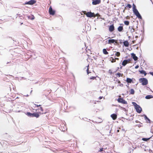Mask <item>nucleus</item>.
Segmentation results:
<instances>
[{
    "instance_id": "12",
    "label": "nucleus",
    "mask_w": 153,
    "mask_h": 153,
    "mask_svg": "<svg viewBox=\"0 0 153 153\" xmlns=\"http://www.w3.org/2000/svg\"><path fill=\"white\" fill-rule=\"evenodd\" d=\"M111 117L112 118L113 120H115L117 117V116L116 114H113L111 115Z\"/></svg>"
},
{
    "instance_id": "2",
    "label": "nucleus",
    "mask_w": 153,
    "mask_h": 153,
    "mask_svg": "<svg viewBox=\"0 0 153 153\" xmlns=\"http://www.w3.org/2000/svg\"><path fill=\"white\" fill-rule=\"evenodd\" d=\"M139 81L143 85H146L148 84V80L146 78H143L139 79Z\"/></svg>"
},
{
    "instance_id": "51",
    "label": "nucleus",
    "mask_w": 153,
    "mask_h": 153,
    "mask_svg": "<svg viewBox=\"0 0 153 153\" xmlns=\"http://www.w3.org/2000/svg\"><path fill=\"white\" fill-rule=\"evenodd\" d=\"M138 36H136L135 37L136 38H138Z\"/></svg>"
},
{
    "instance_id": "15",
    "label": "nucleus",
    "mask_w": 153,
    "mask_h": 153,
    "mask_svg": "<svg viewBox=\"0 0 153 153\" xmlns=\"http://www.w3.org/2000/svg\"><path fill=\"white\" fill-rule=\"evenodd\" d=\"M128 62V61L127 60H123L122 63V65L123 66H125Z\"/></svg>"
},
{
    "instance_id": "24",
    "label": "nucleus",
    "mask_w": 153,
    "mask_h": 153,
    "mask_svg": "<svg viewBox=\"0 0 153 153\" xmlns=\"http://www.w3.org/2000/svg\"><path fill=\"white\" fill-rule=\"evenodd\" d=\"M26 114L29 117H33V113L28 112Z\"/></svg>"
},
{
    "instance_id": "47",
    "label": "nucleus",
    "mask_w": 153,
    "mask_h": 153,
    "mask_svg": "<svg viewBox=\"0 0 153 153\" xmlns=\"http://www.w3.org/2000/svg\"><path fill=\"white\" fill-rule=\"evenodd\" d=\"M96 16H98L99 15L98 13H96Z\"/></svg>"
},
{
    "instance_id": "14",
    "label": "nucleus",
    "mask_w": 153,
    "mask_h": 153,
    "mask_svg": "<svg viewBox=\"0 0 153 153\" xmlns=\"http://www.w3.org/2000/svg\"><path fill=\"white\" fill-rule=\"evenodd\" d=\"M123 44L126 47H128L129 45V43L128 42V41H124L123 42Z\"/></svg>"
},
{
    "instance_id": "52",
    "label": "nucleus",
    "mask_w": 153,
    "mask_h": 153,
    "mask_svg": "<svg viewBox=\"0 0 153 153\" xmlns=\"http://www.w3.org/2000/svg\"><path fill=\"white\" fill-rule=\"evenodd\" d=\"M133 150L132 151V153H133ZM131 152H129V153H131Z\"/></svg>"
},
{
    "instance_id": "28",
    "label": "nucleus",
    "mask_w": 153,
    "mask_h": 153,
    "mask_svg": "<svg viewBox=\"0 0 153 153\" xmlns=\"http://www.w3.org/2000/svg\"><path fill=\"white\" fill-rule=\"evenodd\" d=\"M134 93V90L132 88L131 89L130 91V94H133Z\"/></svg>"
},
{
    "instance_id": "34",
    "label": "nucleus",
    "mask_w": 153,
    "mask_h": 153,
    "mask_svg": "<svg viewBox=\"0 0 153 153\" xmlns=\"http://www.w3.org/2000/svg\"><path fill=\"white\" fill-rule=\"evenodd\" d=\"M101 2V0H96V4H100Z\"/></svg>"
},
{
    "instance_id": "46",
    "label": "nucleus",
    "mask_w": 153,
    "mask_h": 153,
    "mask_svg": "<svg viewBox=\"0 0 153 153\" xmlns=\"http://www.w3.org/2000/svg\"><path fill=\"white\" fill-rule=\"evenodd\" d=\"M102 97H99V100H100L102 98Z\"/></svg>"
},
{
    "instance_id": "27",
    "label": "nucleus",
    "mask_w": 153,
    "mask_h": 153,
    "mask_svg": "<svg viewBox=\"0 0 153 153\" xmlns=\"http://www.w3.org/2000/svg\"><path fill=\"white\" fill-rule=\"evenodd\" d=\"M115 56L117 57H119L120 55V52H116V53L115 54Z\"/></svg>"
},
{
    "instance_id": "25",
    "label": "nucleus",
    "mask_w": 153,
    "mask_h": 153,
    "mask_svg": "<svg viewBox=\"0 0 153 153\" xmlns=\"http://www.w3.org/2000/svg\"><path fill=\"white\" fill-rule=\"evenodd\" d=\"M131 5H130L129 4H128L126 6V7L125 8V9H129L131 8Z\"/></svg>"
},
{
    "instance_id": "38",
    "label": "nucleus",
    "mask_w": 153,
    "mask_h": 153,
    "mask_svg": "<svg viewBox=\"0 0 153 153\" xmlns=\"http://www.w3.org/2000/svg\"><path fill=\"white\" fill-rule=\"evenodd\" d=\"M119 86H120V87H123V84L122 83H120V84L119 85Z\"/></svg>"
},
{
    "instance_id": "23",
    "label": "nucleus",
    "mask_w": 153,
    "mask_h": 153,
    "mask_svg": "<svg viewBox=\"0 0 153 153\" xmlns=\"http://www.w3.org/2000/svg\"><path fill=\"white\" fill-rule=\"evenodd\" d=\"M102 52L103 54L105 55L108 54V52L107 51L106 49H103Z\"/></svg>"
},
{
    "instance_id": "16",
    "label": "nucleus",
    "mask_w": 153,
    "mask_h": 153,
    "mask_svg": "<svg viewBox=\"0 0 153 153\" xmlns=\"http://www.w3.org/2000/svg\"><path fill=\"white\" fill-rule=\"evenodd\" d=\"M33 117H35L36 118H38L39 117V115L38 113H33Z\"/></svg>"
},
{
    "instance_id": "4",
    "label": "nucleus",
    "mask_w": 153,
    "mask_h": 153,
    "mask_svg": "<svg viewBox=\"0 0 153 153\" xmlns=\"http://www.w3.org/2000/svg\"><path fill=\"white\" fill-rule=\"evenodd\" d=\"M83 13L85 14L88 17L91 18L92 17H95L96 15L94 13H91V12H87L86 11H83Z\"/></svg>"
},
{
    "instance_id": "17",
    "label": "nucleus",
    "mask_w": 153,
    "mask_h": 153,
    "mask_svg": "<svg viewBox=\"0 0 153 153\" xmlns=\"http://www.w3.org/2000/svg\"><path fill=\"white\" fill-rule=\"evenodd\" d=\"M153 98V96L151 95H148L145 97V98L147 99H149Z\"/></svg>"
},
{
    "instance_id": "44",
    "label": "nucleus",
    "mask_w": 153,
    "mask_h": 153,
    "mask_svg": "<svg viewBox=\"0 0 153 153\" xmlns=\"http://www.w3.org/2000/svg\"><path fill=\"white\" fill-rule=\"evenodd\" d=\"M117 82L119 83H120V80H118L117 81Z\"/></svg>"
},
{
    "instance_id": "40",
    "label": "nucleus",
    "mask_w": 153,
    "mask_h": 153,
    "mask_svg": "<svg viewBox=\"0 0 153 153\" xmlns=\"http://www.w3.org/2000/svg\"><path fill=\"white\" fill-rule=\"evenodd\" d=\"M126 19H130V18L128 16H127L126 17Z\"/></svg>"
},
{
    "instance_id": "1",
    "label": "nucleus",
    "mask_w": 153,
    "mask_h": 153,
    "mask_svg": "<svg viewBox=\"0 0 153 153\" xmlns=\"http://www.w3.org/2000/svg\"><path fill=\"white\" fill-rule=\"evenodd\" d=\"M133 11L134 14L137 16L138 18L140 19H142V17L141 16L137 10L134 4H133Z\"/></svg>"
},
{
    "instance_id": "29",
    "label": "nucleus",
    "mask_w": 153,
    "mask_h": 153,
    "mask_svg": "<svg viewBox=\"0 0 153 153\" xmlns=\"http://www.w3.org/2000/svg\"><path fill=\"white\" fill-rule=\"evenodd\" d=\"M124 23L125 25H128L129 24V22L128 21H124Z\"/></svg>"
},
{
    "instance_id": "37",
    "label": "nucleus",
    "mask_w": 153,
    "mask_h": 153,
    "mask_svg": "<svg viewBox=\"0 0 153 153\" xmlns=\"http://www.w3.org/2000/svg\"><path fill=\"white\" fill-rule=\"evenodd\" d=\"M92 4L93 5H96V0L92 2Z\"/></svg>"
},
{
    "instance_id": "43",
    "label": "nucleus",
    "mask_w": 153,
    "mask_h": 153,
    "mask_svg": "<svg viewBox=\"0 0 153 153\" xmlns=\"http://www.w3.org/2000/svg\"><path fill=\"white\" fill-rule=\"evenodd\" d=\"M114 59H115V60H119V59L118 58H115Z\"/></svg>"
},
{
    "instance_id": "39",
    "label": "nucleus",
    "mask_w": 153,
    "mask_h": 153,
    "mask_svg": "<svg viewBox=\"0 0 153 153\" xmlns=\"http://www.w3.org/2000/svg\"><path fill=\"white\" fill-rule=\"evenodd\" d=\"M103 148H102L100 149V150L98 151V152H101L103 151Z\"/></svg>"
},
{
    "instance_id": "55",
    "label": "nucleus",
    "mask_w": 153,
    "mask_h": 153,
    "mask_svg": "<svg viewBox=\"0 0 153 153\" xmlns=\"http://www.w3.org/2000/svg\"><path fill=\"white\" fill-rule=\"evenodd\" d=\"M39 113H41L40 112H39Z\"/></svg>"
},
{
    "instance_id": "54",
    "label": "nucleus",
    "mask_w": 153,
    "mask_h": 153,
    "mask_svg": "<svg viewBox=\"0 0 153 153\" xmlns=\"http://www.w3.org/2000/svg\"><path fill=\"white\" fill-rule=\"evenodd\" d=\"M46 94H45V96H46Z\"/></svg>"
},
{
    "instance_id": "6",
    "label": "nucleus",
    "mask_w": 153,
    "mask_h": 153,
    "mask_svg": "<svg viewBox=\"0 0 153 153\" xmlns=\"http://www.w3.org/2000/svg\"><path fill=\"white\" fill-rule=\"evenodd\" d=\"M118 102L119 103H122L126 104H127V102L126 101L124 100L123 98H119L117 100Z\"/></svg>"
},
{
    "instance_id": "22",
    "label": "nucleus",
    "mask_w": 153,
    "mask_h": 153,
    "mask_svg": "<svg viewBox=\"0 0 153 153\" xmlns=\"http://www.w3.org/2000/svg\"><path fill=\"white\" fill-rule=\"evenodd\" d=\"M126 81L128 83H131L132 80L131 79L128 78H127L126 79Z\"/></svg>"
},
{
    "instance_id": "9",
    "label": "nucleus",
    "mask_w": 153,
    "mask_h": 153,
    "mask_svg": "<svg viewBox=\"0 0 153 153\" xmlns=\"http://www.w3.org/2000/svg\"><path fill=\"white\" fill-rule=\"evenodd\" d=\"M49 12L50 15H54L55 13V11L53 10L51 6L49 8Z\"/></svg>"
},
{
    "instance_id": "56",
    "label": "nucleus",
    "mask_w": 153,
    "mask_h": 153,
    "mask_svg": "<svg viewBox=\"0 0 153 153\" xmlns=\"http://www.w3.org/2000/svg\"><path fill=\"white\" fill-rule=\"evenodd\" d=\"M108 38H110V37H109Z\"/></svg>"
},
{
    "instance_id": "20",
    "label": "nucleus",
    "mask_w": 153,
    "mask_h": 153,
    "mask_svg": "<svg viewBox=\"0 0 153 153\" xmlns=\"http://www.w3.org/2000/svg\"><path fill=\"white\" fill-rule=\"evenodd\" d=\"M123 74H121L120 73H118L116 74V76L117 77H120V76H123Z\"/></svg>"
},
{
    "instance_id": "3",
    "label": "nucleus",
    "mask_w": 153,
    "mask_h": 153,
    "mask_svg": "<svg viewBox=\"0 0 153 153\" xmlns=\"http://www.w3.org/2000/svg\"><path fill=\"white\" fill-rule=\"evenodd\" d=\"M132 104L134 106L137 112L139 113H140L142 111V108L140 106L135 102H132Z\"/></svg>"
},
{
    "instance_id": "11",
    "label": "nucleus",
    "mask_w": 153,
    "mask_h": 153,
    "mask_svg": "<svg viewBox=\"0 0 153 153\" xmlns=\"http://www.w3.org/2000/svg\"><path fill=\"white\" fill-rule=\"evenodd\" d=\"M114 30V24L110 25L109 27V30L110 32H112Z\"/></svg>"
},
{
    "instance_id": "8",
    "label": "nucleus",
    "mask_w": 153,
    "mask_h": 153,
    "mask_svg": "<svg viewBox=\"0 0 153 153\" xmlns=\"http://www.w3.org/2000/svg\"><path fill=\"white\" fill-rule=\"evenodd\" d=\"M115 43L116 44H118V43L117 40H115L114 39H109L108 40V44H111Z\"/></svg>"
},
{
    "instance_id": "53",
    "label": "nucleus",
    "mask_w": 153,
    "mask_h": 153,
    "mask_svg": "<svg viewBox=\"0 0 153 153\" xmlns=\"http://www.w3.org/2000/svg\"><path fill=\"white\" fill-rule=\"evenodd\" d=\"M22 24H23V23H21V25H22Z\"/></svg>"
},
{
    "instance_id": "35",
    "label": "nucleus",
    "mask_w": 153,
    "mask_h": 153,
    "mask_svg": "<svg viewBox=\"0 0 153 153\" xmlns=\"http://www.w3.org/2000/svg\"><path fill=\"white\" fill-rule=\"evenodd\" d=\"M90 79H96V77L92 76L90 78Z\"/></svg>"
},
{
    "instance_id": "30",
    "label": "nucleus",
    "mask_w": 153,
    "mask_h": 153,
    "mask_svg": "<svg viewBox=\"0 0 153 153\" xmlns=\"http://www.w3.org/2000/svg\"><path fill=\"white\" fill-rule=\"evenodd\" d=\"M28 19H30L32 20H33L34 19V17L33 16H28Z\"/></svg>"
},
{
    "instance_id": "7",
    "label": "nucleus",
    "mask_w": 153,
    "mask_h": 153,
    "mask_svg": "<svg viewBox=\"0 0 153 153\" xmlns=\"http://www.w3.org/2000/svg\"><path fill=\"white\" fill-rule=\"evenodd\" d=\"M36 2V1L34 0H31L25 3V4L33 5L35 4Z\"/></svg>"
},
{
    "instance_id": "21",
    "label": "nucleus",
    "mask_w": 153,
    "mask_h": 153,
    "mask_svg": "<svg viewBox=\"0 0 153 153\" xmlns=\"http://www.w3.org/2000/svg\"><path fill=\"white\" fill-rule=\"evenodd\" d=\"M144 118L145 120L147 121V122L148 123H150V119L148 118L146 115H144Z\"/></svg>"
},
{
    "instance_id": "48",
    "label": "nucleus",
    "mask_w": 153,
    "mask_h": 153,
    "mask_svg": "<svg viewBox=\"0 0 153 153\" xmlns=\"http://www.w3.org/2000/svg\"><path fill=\"white\" fill-rule=\"evenodd\" d=\"M46 113H47V112H44V113L42 112V113H42V114H46Z\"/></svg>"
},
{
    "instance_id": "42",
    "label": "nucleus",
    "mask_w": 153,
    "mask_h": 153,
    "mask_svg": "<svg viewBox=\"0 0 153 153\" xmlns=\"http://www.w3.org/2000/svg\"><path fill=\"white\" fill-rule=\"evenodd\" d=\"M149 73L150 74H151V75H152L153 76V72H150Z\"/></svg>"
},
{
    "instance_id": "5",
    "label": "nucleus",
    "mask_w": 153,
    "mask_h": 153,
    "mask_svg": "<svg viewBox=\"0 0 153 153\" xmlns=\"http://www.w3.org/2000/svg\"><path fill=\"white\" fill-rule=\"evenodd\" d=\"M89 64H88L84 68H83V71L85 72H86V73H87L88 74H90L89 75H88L89 76H91L92 75V74H91V72H90L89 71Z\"/></svg>"
},
{
    "instance_id": "10",
    "label": "nucleus",
    "mask_w": 153,
    "mask_h": 153,
    "mask_svg": "<svg viewBox=\"0 0 153 153\" xmlns=\"http://www.w3.org/2000/svg\"><path fill=\"white\" fill-rule=\"evenodd\" d=\"M120 26H119L117 28V30L119 32H122L123 30V24H120Z\"/></svg>"
},
{
    "instance_id": "13",
    "label": "nucleus",
    "mask_w": 153,
    "mask_h": 153,
    "mask_svg": "<svg viewBox=\"0 0 153 153\" xmlns=\"http://www.w3.org/2000/svg\"><path fill=\"white\" fill-rule=\"evenodd\" d=\"M131 57L134 61H135L137 60L138 58L137 56H136V55L134 53H132Z\"/></svg>"
},
{
    "instance_id": "19",
    "label": "nucleus",
    "mask_w": 153,
    "mask_h": 153,
    "mask_svg": "<svg viewBox=\"0 0 153 153\" xmlns=\"http://www.w3.org/2000/svg\"><path fill=\"white\" fill-rule=\"evenodd\" d=\"M139 72L140 73V74H144L145 76H146L147 74L146 72L143 70L139 71Z\"/></svg>"
},
{
    "instance_id": "45",
    "label": "nucleus",
    "mask_w": 153,
    "mask_h": 153,
    "mask_svg": "<svg viewBox=\"0 0 153 153\" xmlns=\"http://www.w3.org/2000/svg\"><path fill=\"white\" fill-rule=\"evenodd\" d=\"M135 40H133L132 41V42H133V43H135Z\"/></svg>"
},
{
    "instance_id": "31",
    "label": "nucleus",
    "mask_w": 153,
    "mask_h": 153,
    "mask_svg": "<svg viewBox=\"0 0 153 153\" xmlns=\"http://www.w3.org/2000/svg\"><path fill=\"white\" fill-rule=\"evenodd\" d=\"M151 138V137H150L149 138H143L142 139V140L144 141H147L148 140H149Z\"/></svg>"
},
{
    "instance_id": "36",
    "label": "nucleus",
    "mask_w": 153,
    "mask_h": 153,
    "mask_svg": "<svg viewBox=\"0 0 153 153\" xmlns=\"http://www.w3.org/2000/svg\"><path fill=\"white\" fill-rule=\"evenodd\" d=\"M34 105L35 106L34 107H40V106H41V105H37V104H34Z\"/></svg>"
},
{
    "instance_id": "41",
    "label": "nucleus",
    "mask_w": 153,
    "mask_h": 153,
    "mask_svg": "<svg viewBox=\"0 0 153 153\" xmlns=\"http://www.w3.org/2000/svg\"><path fill=\"white\" fill-rule=\"evenodd\" d=\"M139 65H136V66L135 67V69H137V68H139Z\"/></svg>"
},
{
    "instance_id": "33",
    "label": "nucleus",
    "mask_w": 153,
    "mask_h": 153,
    "mask_svg": "<svg viewBox=\"0 0 153 153\" xmlns=\"http://www.w3.org/2000/svg\"><path fill=\"white\" fill-rule=\"evenodd\" d=\"M134 31H135V30L134 28V27H132L131 28V29L130 30L131 32L132 33V32H134Z\"/></svg>"
},
{
    "instance_id": "32",
    "label": "nucleus",
    "mask_w": 153,
    "mask_h": 153,
    "mask_svg": "<svg viewBox=\"0 0 153 153\" xmlns=\"http://www.w3.org/2000/svg\"><path fill=\"white\" fill-rule=\"evenodd\" d=\"M102 119L98 118V120H97V122H96V123L97 122L98 123H101L102 122Z\"/></svg>"
},
{
    "instance_id": "18",
    "label": "nucleus",
    "mask_w": 153,
    "mask_h": 153,
    "mask_svg": "<svg viewBox=\"0 0 153 153\" xmlns=\"http://www.w3.org/2000/svg\"><path fill=\"white\" fill-rule=\"evenodd\" d=\"M109 60L112 63H114L116 62V60H115L114 59V58L112 57H111L109 58Z\"/></svg>"
},
{
    "instance_id": "26",
    "label": "nucleus",
    "mask_w": 153,
    "mask_h": 153,
    "mask_svg": "<svg viewBox=\"0 0 153 153\" xmlns=\"http://www.w3.org/2000/svg\"><path fill=\"white\" fill-rule=\"evenodd\" d=\"M38 110L39 111V110H40V111L41 112H42L43 111V108L42 107H41V106H40L39 108L38 109H36V111H37Z\"/></svg>"
},
{
    "instance_id": "49",
    "label": "nucleus",
    "mask_w": 153,
    "mask_h": 153,
    "mask_svg": "<svg viewBox=\"0 0 153 153\" xmlns=\"http://www.w3.org/2000/svg\"><path fill=\"white\" fill-rule=\"evenodd\" d=\"M48 93H49V94H50V93H51V91L48 90Z\"/></svg>"
},
{
    "instance_id": "50",
    "label": "nucleus",
    "mask_w": 153,
    "mask_h": 153,
    "mask_svg": "<svg viewBox=\"0 0 153 153\" xmlns=\"http://www.w3.org/2000/svg\"><path fill=\"white\" fill-rule=\"evenodd\" d=\"M117 132H119V130H118L117 131Z\"/></svg>"
}]
</instances>
